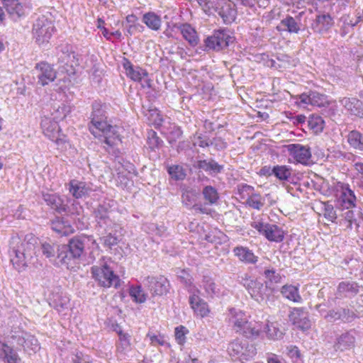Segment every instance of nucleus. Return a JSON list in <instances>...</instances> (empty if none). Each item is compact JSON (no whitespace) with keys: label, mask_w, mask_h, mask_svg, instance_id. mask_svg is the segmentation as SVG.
Listing matches in <instances>:
<instances>
[{"label":"nucleus","mask_w":363,"mask_h":363,"mask_svg":"<svg viewBox=\"0 0 363 363\" xmlns=\"http://www.w3.org/2000/svg\"><path fill=\"white\" fill-rule=\"evenodd\" d=\"M216 11L226 23H231L235 18L236 11L230 2L225 1L219 4L216 8Z\"/></svg>","instance_id":"c756f323"},{"label":"nucleus","mask_w":363,"mask_h":363,"mask_svg":"<svg viewBox=\"0 0 363 363\" xmlns=\"http://www.w3.org/2000/svg\"><path fill=\"white\" fill-rule=\"evenodd\" d=\"M199 193L196 190L186 188L183 190L182 194V202L186 206H193L196 202Z\"/></svg>","instance_id":"49530a36"},{"label":"nucleus","mask_w":363,"mask_h":363,"mask_svg":"<svg viewBox=\"0 0 363 363\" xmlns=\"http://www.w3.org/2000/svg\"><path fill=\"white\" fill-rule=\"evenodd\" d=\"M238 190L240 194L242 195V198H245V194H246L247 196L248 197L249 195H250L254 192V187L252 186L248 185L247 184H241L238 186Z\"/></svg>","instance_id":"338daca9"},{"label":"nucleus","mask_w":363,"mask_h":363,"mask_svg":"<svg viewBox=\"0 0 363 363\" xmlns=\"http://www.w3.org/2000/svg\"><path fill=\"white\" fill-rule=\"evenodd\" d=\"M55 30L52 22L43 16L39 17L33 26V35L38 45L48 42Z\"/></svg>","instance_id":"6e6552de"},{"label":"nucleus","mask_w":363,"mask_h":363,"mask_svg":"<svg viewBox=\"0 0 363 363\" xmlns=\"http://www.w3.org/2000/svg\"><path fill=\"white\" fill-rule=\"evenodd\" d=\"M251 226L270 242H280L284 238L283 230L277 225L252 222Z\"/></svg>","instance_id":"9d476101"},{"label":"nucleus","mask_w":363,"mask_h":363,"mask_svg":"<svg viewBox=\"0 0 363 363\" xmlns=\"http://www.w3.org/2000/svg\"><path fill=\"white\" fill-rule=\"evenodd\" d=\"M51 228L60 235H68L72 233V227L62 218H57L51 223Z\"/></svg>","instance_id":"c9c22d12"},{"label":"nucleus","mask_w":363,"mask_h":363,"mask_svg":"<svg viewBox=\"0 0 363 363\" xmlns=\"http://www.w3.org/2000/svg\"><path fill=\"white\" fill-rule=\"evenodd\" d=\"M347 139L352 148L363 151V135L359 131H350L347 135Z\"/></svg>","instance_id":"79ce46f5"},{"label":"nucleus","mask_w":363,"mask_h":363,"mask_svg":"<svg viewBox=\"0 0 363 363\" xmlns=\"http://www.w3.org/2000/svg\"><path fill=\"white\" fill-rule=\"evenodd\" d=\"M69 296L58 289L51 294L49 303L59 313H62L69 308Z\"/></svg>","instance_id":"412c9836"},{"label":"nucleus","mask_w":363,"mask_h":363,"mask_svg":"<svg viewBox=\"0 0 363 363\" xmlns=\"http://www.w3.org/2000/svg\"><path fill=\"white\" fill-rule=\"evenodd\" d=\"M297 99L302 104H311L318 107H325L328 106L330 104L326 95L320 94L315 91L303 93L297 96Z\"/></svg>","instance_id":"dca6fc26"},{"label":"nucleus","mask_w":363,"mask_h":363,"mask_svg":"<svg viewBox=\"0 0 363 363\" xmlns=\"http://www.w3.org/2000/svg\"><path fill=\"white\" fill-rule=\"evenodd\" d=\"M289 317L293 325L302 330H306L311 328V321L305 308H294Z\"/></svg>","instance_id":"f3484780"},{"label":"nucleus","mask_w":363,"mask_h":363,"mask_svg":"<svg viewBox=\"0 0 363 363\" xmlns=\"http://www.w3.org/2000/svg\"><path fill=\"white\" fill-rule=\"evenodd\" d=\"M341 199L343 208L350 209L355 206L356 196L348 184L342 186Z\"/></svg>","instance_id":"e433bc0d"},{"label":"nucleus","mask_w":363,"mask_h":363,"mask_svg":"<svg viewBox=\"0 0 363 363\" xmlns=\"http://www.w3.org/2000/svg\"><path fill=\"white\" fill-rule=\"evenodd\" d=\"M340 102L351 114L363 118V101L356 98L344 97Z\"/></svg>","instance_id":"b1692460"},{"label":"nucleus","mask_w":363,"mask_h":363,"mask_svg":"<svg viewBox=\"0 0 363 363\" xmlns=\"http://www.w3.org/2000/svg\"><path fill=\"white\" fill-rule=\"evenodd\" d=\"M123 67L127 76L133 81L140 82L143 77H147V72L145 69L140 67H134L128 60L123 63Z\"/></svg>","instance_id":"7c9ffc66"},{"label":"nucleus","mask_w":363,"mask_h":363,"mask_svg":"<svg viewBox=\"0 0 363 363\" xmlns=\"http://www.w3.org/2000/svg\"><path fill=\"white\" fill-rule=\"evenodd\" d=\"M233 329L248 339H256L261 332V327L257 323L248 322L245 315L237 313L230 319Z\"/></svg>","instance_id":"20e7f679"},{"label":"nucleus","mask_w":363,"mask_h":363,"mask_svg":"<svg viewBox=\"0 0 363 363\" xmlns=\"http://www.w3.org/2000/svg\"><path fill=\"white\" fill-rule=\"evenodd\" d=\"M264 332L267 334V337L271 340L280 339L284 335V333L279 329V324L277 322L268 321L264 328Z\"/></svg>","instance_id":"ea45409f"},{"label":"nucleus","mask_w":363,"mask_h":363,"mask_svg":"<svg viewBox=\"0 0 363 363\" xmlns=\"http://www.w3.org/2000/svg\"><path fill=\"white\" fill-rule=\"evenodd\" d=\"M69 191L76 199H80L88 194L90 189L84 182L72 179L69 183Z\"/></svg>","instance_id":"473e14b6"},{"label":"nucleus","mask_w":363,"mask_h":363,"mask_svg":"<svg viewBox=\"0 0 363 363\" xmlns=\"http://www.w3.org/2000/svg\"><path fill=\"white\" fill-rule=\"evenodd\" d=\"M91 272L93 278L101 286L105 288L113 286L117 289L121 285L119 277L114 274L113 270L106 263L93 266Z\"/></svg>","instance_id":"7ed1b4c3"},{"label":"nucleus","mask_w":363,"mask_h":363,"mask_svg":"<svg viewBox=\"0 0 363 363\" xmlns=\"http://www.w3.org/2000/svg\"><path fill=\"white\" fill-rule=\"evenodd\" d=\"M142 21L148 28L154 31L160 30L162 26L161 17L153 11L144 13Z\"/></svg>","instance_id":"72a5a7b5"},{"label":"nucleus","mask_w":363,"mask_h":363,"mask_svg":"<svg viewBox=\"0 0 363 363\" xmlns=\"http://www.w3.org/2000/svg\"><path fill=\"white\" fill-rule=\"evenodd\" d=\"M355 337L351 332L342 333L337 337L334 344L335 351L343 352L354 347Z\"/></svg>","instance_id":"393cba45"},{"label":"nucleus","mask_w":363,"mask_h":363,"mask_svg":"<svg viewBox=\"0 0 363 363\" xmlns=\"http://www.w3.org/2000/svg\"><path fill=\"white\" fill-rule=\"evenodd\" d=\"M281 293L284 297L294 302L299 303L302 301V298L298 294V289L292 285L283 286Z\"/></svg>","instance_id":"a19ab883"},{"label":"nucleus","mask_w":363,"mask_h":363,"mask_svg":"<svg viewBox=\"0 0 363 363\" xmlns=\"http://www.w3.org/2000/svg\"><path fill=\"white\" fill-rule=\"evenodd\" d=\"M167 172L174 180H184L186 176V169L179 164L172 165L167 168Z\"/></svg>","instance_id":"8fccbe9b"},{"label":"nucleus","mask_w":363,"mask_h":363,"mask_svg":"<svg viewBox=\"0 0 363 363\" xmlns=\"http://www.w3.org/2000/svg\"><path fill=\"white\" fill-rule=\"evenodd\" d=\"M60 247H61V245L55 243L44 242L41 245V252L47 258L54 259L56 261Z\"/></svg>","instance_id":"a18cd8bd"},{"label":"nucleus","mask_w":363,"mask_h":363,"mask_svg":"<svg viewBox=\"0 0 363 363\" xmlns=\"http://www.w3.org/2000/svg\"><path fill=\"white\" fill-rule=\"evenodd\" d=\"M145 27L140 23L126 26V30L129 35H133L138 33H143Z\"/></svg>","instance_id":"0e129e2a"},{"label":"nucleus","mask_w":363,"mask_h":363,"mask_svg":"<svg viewBox=\"0 0 363 363\" xmlns=\"http://www.w3.org/2000/svg\"><path fill=\"white\" fill-rule=\"evenodd\" d=\"M37 84L44 86L53 82L57 76L52 66L46 62L37 63L33 70Z\"/></svg>","instance_id":"f8f14e48"},{"label":"nucleus","mask_w":363,"mask_h":363,"mask_svg":"<svg viewBox=\"0 0 363 363\" xmlns=\"http://www.w3.org/2000/svg\"><path fill=\"white\" fill-rule=\"evenodd\" d=\"M130 296L133 298V301L136 303H144L147 299V295L142 289L140 286H133L129 291Z\"/></svg>","instance_id":"864d4df0"},{"label":"nucleus","mask_w":363,"mask_h":363,"mask_svg":"<svg viewBox=\"0 0 363 363\" xmlns=\"http://www.w3.org/2000/svg\"><path fill=\"white\" fill-rule=\"evenodd\" d=\"M308 125L315 133H320L324 128L325 122L321 116L312 115L308 119Z\"/></svg>","instance_id":"de8ad7c7"},{"label":"nucleus","mask_w":363,"mask_h":363,"mask_svg":"<svg viewBox=\"0 0 363 363\" xmlns=\"http://www.w3.org/2000/svg\"><path fill=\"white\" fill-rule=\"evenodd\" d=\"M244 286L246 287L252 298L258 302L264 301L267 288V286L253 279H247Z\"/></svg>","instance_id":"4be33fe9"},{"label":"nucleus","mask_w":363,"mask_h":363,"mask_svg":"<svg viewBox=\"0 0 363 363\" xmlns=\"http://www.w3.org/2000/svg\"><path fill=\"white\" fill-rule=\"evenodd\" d=\"M1 4L13 21H19L26 15V6L19 0H1Z\"/></svg>","instance_id":"4468645a"},{"label":"nucleus","mask_w":363,"mask_h":363,"mask_svg":"<svg viewBox=\"0 0 363 363\" xmlns=\"http://www.w3.org/2000/svg\"><path fill=\"white\" fill-rule=\"evenodd\" d=\"M52 109L51 115L55 121L63 120L71 112L70 106L63 103L55 104Z\"/></svg>","instance_id":"4c0bfd02"},{"label":"nucleus","mask_w":363,"mask_h":363,"mask_svg":"<svg viewBox=\"0 0 363 363\" xmlns=\"http://www.w3.org/2000/svg\"><path fill=\"white\" fill-rule=\"evenodd\" d=\"M177 277L186 287H191L192 286V277L186 270H180L178 272Z\"/></svg>","instance_id":"052dcab7"},{"label":"nucleus","mask_w":363,"mask_h":363,"mask_svg":"<svg viewBox=\"0 0 363 363\" xmlns=\"http://www.w3.org/2000/svg\"><path fill=\"white\" fill-rule=\"evenodd\" d=\"M101 241L104 246L111 248L112 246L117 245L118 238L111 233H108L106 236L101 238Z\"/></svg>","instance_id":"e2e57ef3"},{"label":"nucleus","mask_w":363,"mask_h":363,"mask_svg":"<svg viewBox=\"0 0 363 363\" xmlns=\"http://www.w3.org/2000/svg\"><path fill=\"white\" fill-rule=\"evenodd\" d=\"M147 143L152 150L159 149L163 144L162 140L157 136V133L153 130H150L147 132Z\"/></svg>","instance_id":"603ef678"},{"label":"nucleus","mask_w":363,"mask_h":363,"mask_svg":"<svg viewBox=\"0 0 363 363\" xmlns=\"http://www.w3.org/2000/svg\"><path fill=\"white\" fill-rule=\"evenodd\" d=\"M359 286L357 283L342 281L337 286L335 298L354 296L359 292Z\"/></svg>","instance_id":"bb28decb"},{"label":"nucleus","mask_w":363,"mask_h":363,"mask_svg":"<svg viewBox=\"0 0 363 363\" xmlns=\"http://www.w3.org/2000/svg\"><path fill=\"white\" fill-rule=\"evenodd\" d=\"M143 282L152 296L165 295L170 288L169 280L162 275L148 276L145 278Z\"/></svg>","instance_id":"9b49d317"},{"label":"nucleus","mask_w":363,"mask_h":363,"mask_svg":"<svg viewBox=\"0 0 363 363\" xmlns=\"http://www.w3.org/2000/svg\"><path fill=\"white\" fill-rule=\"evenodd\" d=\"M333 18L329 13H319L316 15L311 24V28L315 33L319 34L326 33L333 26Z\"/></svg>","instance_id":"6ab92c4d"},{"label":"nucleus","mask_w":363,"mask_h":363,"mask_svg":"<svg viewBox=\"0 0 363 363\" xmlns=\"http://www.w3.org/2000/svg\"><path fill=\"white\" fill-rule=\"evenodd\" d=\"M0 358L6 363H21V359L17 352L6 343L0 342Z\"/></svg>","instance_id":"c85d7f7f"},{"label":"nucleus","mask_w":363,"mask_h":363,"mask_svg":"<svg viewBox=\"0 0 363 363\" xmlns=\"http://www.w3.org/2000/svg\"><path fill=\"white\" fill-rule=\"evenodd\" d=\"M71 250L65 245H61L58 249V254L56 257V263L64 265L68 269L75 270L78 268L79 258L73 257Z\"/></svg>","instance_id":"2eb2a0df"},{"label":"nucleus","mask_w":363,"mask_h":363,"mask_svg":"<svg viewBox=\"0 0 363 363\" xmlns=\"http://www.w3.org/2000/svg\"><path fill=\"white\" fill-rule=\"evenodd\" d=\"M202 194L204 200L209 205L216 204L219 199L217 189L212 186H206L202 190Z\"/></svg>","instance_id":"c03bdc74"},{"label":"nucleus","mask_w":363,"mask_h":363,"mask_svg":"<svg viewBox=\"0 0 363 363\" xmlns=\"http://www.w3.org/2000/svg\"><path fill=\"white\" fill-rule=\"evenodd\" d=\"M94 245L98 247L93 236L81 235L71 238L66 247L71 250V254H73V257L80 258L86 248L89 249Z\"/></svg>","instance_id":"1a4fd4ad"},{"label":"nucleus","mask_w":363,"mask_h":363,"mask_svg":"<svg viewBox=\"0 0 363 363\" xmlns=\"http://www.w3.org/2000/svg\"><path fill=\"white\" fill-rule=\"evenodd\" d=\"M321 307V304L315 306L316 310L318 311L320 314L328 323H334L336 321L350 323L356 318L354 312L347 308H336L325 311Z\"/></svg>","instance_id":"0eeeda50"},{"label":"nucleus","mask_w":363,"mask_h":363,"mask_svg":"<svg viewBox=\"0 0 363 363\" xmlns=\"http://www.w3.org/2000/svg\"><path fill=\"white\" fill-rule=\"evenodd\" d=\"M58 62L62 64L60 66V71L67 74L69 76L75 74L74 65H77L74 52L69 50L68 45L62 47L60 50Z\"/></svg>","instance_id":"ddd939ff"},{"label":"nucleus","mask_w":363,"mask_h":363,"mask_svg":"<svg viewBox=\"0 0 363 363\" xmlns=\"http://www.w3.org/2000/svg\"><path fill=\"white\" fill-rule=\"evenodd\" d=\"M187 332L186 328L182 325L175 328V338L179 344L183 345L185 342V335Z\"/></svg>","instance_id":"680f3d73"},{"label":"nucleus","mask_w":363,"mask_h":363,"mask_svg":"<svg viewBox=\"0 0 363 363\" xmlns=\"http://www.w3.org/2000/svg\"><path fill=\"white\" fill-rule=\"evenodd\" d=\"M281 26L286 28L289 33H297L300 30V26L296 21L291 16H287L281 21Z\"/></svg>","instance_id":"5fc2aeb1"},{"label":"nucleus","mask_w":363,"mask_h":363,"mask_svg":"<svg viewBox=\"0 0 363 363\" xmlns=\"http://www.w3.org/2000/svg\"><path fill=\"white\" fill-rule=\"evenodd\" d=\"M233 37L225 29L214 30L212 35L204 40V51L210 50L219 52L227 48L232 41Z\"/></svg>","instance_id":"423d86ee"},{"label":"nucleus","mask_w":363,"mask_h":363,"mask_svg":"<svg viewBox=\"0 0 363 363\" xmlns=\"http://www.w3.org/2000/svg\"><path fill=\"white\" fill-rule=\"evenodd\" d=\"M119 340L123 349H127L130 346V336L128 333H123L122 330L118 332Z\"/></svg>","instance_id":"69168bd1"},{"label":"nucleus","mask_w":363,"mask_h":363,"mask_svg":"<svg viewBox=\"0 0 363 363\" xmlns=\"http://www.w3.org/2000/svg\"><path fill=\"white\" fill-rule=\"evenodd\" d=\"M189 304L195 313L201 318L207 316L209 313V309L206 302L195 294L189 297Z\"/></svg>","instance_id":"cd10ccee"},{"label":"nucleus","mask_w":363,"mask_h":363,"mask_svg":"<svg viewBox=\"0 0 363 363\" xmlns=\"http://www.w3.org/2000/svg\"><path fill=\"white\" fill-rule=\"evenodd\" d=\"M256 353L255 347L252 344H249L247 341L244 340V347H242L240 354H238V357L240 358L242 360H249L252 358Z\"/></svg>","instance_id":"3c124183"},{"label":"nucleus","mask_w":363,"mask_h":363,"mask_svg":"<svg viewBox=\"0 0 363 363\" xmlns=\"http://www.w3.org/2000/svg\"><path fill=\"white\" fill-rule=\"evenodd\" d=\"M264 275L267 281L270 283H280L281 277L274 269H266L264 272Z\"/></svg>","instance_id":"bf43d9fd"},{"label":"nucleus","mask_w":363,"mask_h":363,"mask_svg":"<svg viewBox=\"0 0 363 363\" xmlns=\"http://www.w3.org/2000/svg\"><path fill=\"white\" fill-rule=\"evenodd\" d=\"M72 361L73 363H90L88 356H84L81 352L73 354Z\"/></svg>","instance_id":"774afa93"},{"label":"nucleus","mask_w":363,"mask_h":363,"mask_svg":"<svg viewBox=\"0 0 363 363\" xmlns=\"http://www.w3.org/2000/svg\"><path fill=\"white\" fill-rule=\"evenodd\" d=\"M42 198L46 204L59 213L67 212V205L57 194L43 192Z\"/></svg>","instance_id":"5701e85b"},{"label":"nucleus","mask_w":363,"mask_h":363,"mask_svg":"<svg viewBox=\"0 0 363 363\" xmlns=\"http://www.w3.org/2000/svg\"><path fill=\"white\" fill-rule=\"evenodd\" d=\"M233 252L240 262L245 264H254L258 261V257L255 255L253 252L247 247H235L233 249Z\"/></svg>","instance_id":"a878e982"},{"label":"nucleus","mask_w":363,"mask_h":363,"mask_svg":"<svg viewBox=\"0 0 363 363\" xmlns=\"http://www.w3.org/2000/svg\"><path fill=\"white\" fill-rule=\"evenodd\" d=\"M40 125L44 135L50 140L57 144L62 140L60 138V128L57 121L45 116L42 119Z\"/></svg>","instance_id":"a211bd4d"},{"label":"nucleus","mask_w":363,"mask_h":363,"mask_svg":"<svg viewBox=\"0 0 363 363\" xmlns=\"http://www.w3.org/2000/svg\"><path fill=\"white\" fill-rule=\"evenodd\" d=\"M199 168L208 172L210 174H217L220 173L223 169V165L219 164L213 159L209 160H203L198 162Z\"/></svg>","instance_id":"f704fd0d"},{"label":"nucleus","mask_w":363,"mask_h":363,"mask_svg":"<svg viewBox=\"0 0 363 363\" xmlns=\"http://www.w3.org/2000/svg\"><path fill=\"white\" fill-rule=\"evenodd\" d=\"M9 339L11 343L23 347L27 352H36L40 349L38 340L33 335L18 328L11 330Z\"/></svg>","instance_id":"39448f33"},{"label":"nucleus","mask_w":363,"mask_h":363,"mask_svg":"<svg viewBox=\"0 0 363 363\" xmlns=\"http://www.w3.org/2000/svg\"><path fill=\"white\" fill-rule=\"evenodd\" d=\"M106 118V106L94 101L92 104L89 130L95 138H98L108 147H113L121 142V138L118 128L108 124Z\"/></svg>","instance_id":"f257e3e1"},{"label":"nucleus","mask_w":363,"mask_h":363,"mask_svg":"<svg viewBox=\"0 0 363 363\" xmlns=\"http://www.w3.org/2000/svg\"><path fill=\"white\" fill-rule=\"evenodd\" d=\"M110 206L108 203H103L99 204L94 211L96 218L100 221H104L105 223L109 220Z\"/></svg>","instance_id":"09e8293b"},{"label":"nucleus","mask_w":363,"mask_h":363,"mask_svg":"<svg viewBox=\"0 0 363 363\" xmlns=\"http://www.w3.org/2000/svg\"><path fill=\"white\" fill-rule=\"evenodd\" d=\"M289 154L301 164H307L311 157L309 147L301 144H291L287 146Z\"/></svg>","instance_id":"aec40b11"},{"label":"nucleus","mask_w":363,"mask_h":363,"mask_svg":"<svg viewBox=\"0 0 363 363\" xmlns=\"http://www.w3.org/2000/svg\"><path fill=\"white\" fill-rule=\"evenodd\" d=\"M9 256L13 267L21 271L30 264L33 263L35 245L26 240H21L18 235L13 236L9 242Z\"/></svg>","instance_id":"f03ea898"},{"label":"nucleus","mask_w":363,"mask_h":363,"mask_svg":"<svg viewBox=\"0 0 363 363\" xmlns=\"http://www.w3.org/2000/svg\"><path fill=\"white\" fill-rule=\"evenodd\" d=\"M203 286L206 294L212 296L216 292V285L210 277L204 276L203 278Z\"/></svg>","instance_id":"13d9d810"},{"label":"nucleus","mask_w":363,"mask_h":363,"mask_svg":"<svg viewBox=\"0 0 363 363\" xmlns=\"http://www.w3.org/2000/svg\"><path fill=\"white\" fill-rule=\"evenodd\" d=\"M272 173L280 181H289L291 177L292 169L286 165H275Z\"/></svg>","instance_id":"58836bf2"},{"label":"nucleus","mask_w":363,"mask_h":363,"mask_svg":"<svg viewBox=\"0 0 363 363\" xmlns=\"http://www.w3.org/2000/svg\"><path fill=\"white\" fill-rule=\"evenodd\" d=\"M244 347V340L236 339L229 343L228 352L230 356L238 357Z\"/></svg>","instance_id":"6e6d98bb"},{"label":"nucleus","mask_w":363,"mask_h":363,"mask_svg":"<svg viewBox=\"0 0 363 363\" xmlns=\"http://www.w3.org/2000/svg\"><path fill=\"white\" fill-rule=\"evenodd\" d=\"M323 216L329 221L333 223L335 222L337 218L336 211L334 209L333 206L329 202L323 203Z\"/></svg>","instance_id":"4d7b16f0"},{"label":"nucleus","mask_w":363,"mask_h":363,"mask_svg":"<svg viewBox=\"0 0 363 363\" xmlns=\"http://www.w3.org/2000/svg\"><path fill=\"white\" fill-rule=\"evenodd\" d=\"M245 204L253 209L259 211L264 206V199L259 193H252L247 198Z\"/></svg>","instance_id":"37998d69"},{"label":"nucleus","mask_w":363,"mask_h":363,"mask_svg":"<svg viewBox=\"0 0 363 363\" xmlns=\"http://www.w3.org/2000/svg\"><path fill=\"white\" fill-rule=\"evenodd\" d=\"M183 38L192 46H196L199 43V37L196 30L189 23L182 24L179 27Z\"/></svg>","instance_id":"2f4dec72"}]
</instances>
